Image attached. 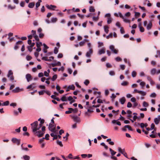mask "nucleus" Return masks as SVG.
Masks as SVG:
<instances>
[{"label":"nucleus","instance_id":"obj_1","mask_svg":"<svg viewBox=\"0 0 160 160\" xmlns=\"http://www.w3.org/2000/svg\"><path fill=\"white\" fill-rule=\"evenodd\" d=\"M38 122L37 121L31 124V128L32 129V132H34L38 130Z\"/></svg>","mask_w":160,"mask_h":160},{"label":"nucleus","instance_id":"obj_2","mask_svg":"<svg viewBox=\"0 0 160 160\" xmlns=\"http://www.w3.org/2000/svg\"><path fill=\"white\" fill-rule=\"evenodd\" d=\"M34 135L37 136L38 138H40L42 137L44 134V132H42L41 131H36L32 132Z\"/></svg>","mask_w":160,"mask_h":160},{"label":"nucleus","instance_id":"obj_3","mask_svg":"<svg viewBox=\"0 0 160 160\" xmlns=\"http://www.w3.org/2000/svg\"><path fill=\"white\" fill-rule=\"evenodd\" d=\"M12 141L14 144H17L19 146L20 144V139H18L16 138H13L11 140Z\"/></svg>","mask_w":160,"mask_h":160},{"label":"nucleus","instance_id":"obj_4","mask_svg":"<svg viewBox=\"0 0 160 160\" xmlns=\"http://www.w3.org/2000/svg\"><path fill=\"white\" fill-rule=\"evenodd\" d=\"M13 72L11 70H9L8 72V73L7 75V77L8 78H10L9 79L11 81H13L14 80V78L12 76Z\"/></svg>","mask_w":160,"mask_h":160},{"label":"nucleus","instance_id":"obj_5","mask_svg":"<svg viewBox=\"0 0 160 160\" xmlns=\"http://www.w3.org/2000/svg\"><path fill=\"white\" fill-rule=\"evenodd\" d=\"M74 120L77 122H79L80 121V118L77 115H70Z\"/></svg>","mask_w":160,"mask_h":160},{"label":"nucleus","instance_id":"obj_6","mask_svg":"<svg viewBox=\"0 0 160 160\" xmlns=\"http://www.w3.org/2000/svg\"><path fill=\"white\" fill-rule=\"evenodd\" d=\"M46 7L48 9L53 11L55 10L54 8H57V7L56 6L53 5H49L47 4L46 5Z\"/></svg>","mask_w":160,"mask_h":160},{"label":"nucleus","instance_id":"obj_7","mask_svg":"<svg viewBox=\"0 0 160 160\" xmlns=\"http://www.w3.org/2000/svg\"><path fill=\"white\" fill-rule=\"evenodd\" d=\"M22 43V41H18L16 43L15 45L14 49L15 50H17L19 48L18 45H21Z\"/></svg>","mask_w":160,"mask_h":160},{"label":"nucleus","instance_id":"obj_8","mask_svg":"<svg viewBox=\"0 0 160 160\" xmlns=\"http://www.w3.org/2000/svg\"><path fill=\"white\" fill-rule=\"evenodd\" d=\"M75 86L73 84H72L71 85H69L67 87L66 91V92H68L69 91L70 89L73 90H75Z\"/></svg>","mask_w":160,"mask_h":160},{"label":"nucleus","instance_id":"obj_9","mask_svg":"<svg viewBox=\"0 0 160 160\" xmlns=\"http://www.w3.org/2000/svg\"><path fill=\"white\" fill-rule=\"evenodd\" d=\"M93 53V50L90 48L89 49V51L87 52L86 55L88 57H91V54Z\"/></svg>","mask_w":160,"mask_h":160},{"label":"nucleus","instance_id":"obj_10","mask_svg":"<svg viewBox=\"0 0 160 160\" xmlns=\"http://www.w3.org/2000/svg\"><path fill=\"white\" fill-rule=\"evenodd\" d=\"M26 78L27 79V81L28 82H29L32 79V76L30 74H27L26 75Z\"/></svg>","mask_w":160,"mask_h":160},{"label":"nucleus","instance_id":"obj_11","mask_svg":"<svg viewBox=\"0 0 160 160\" xmlns=\"http://www.w3.org/2000/svg\"><path fill=\"white\" fill-rule=\"evenodd\" d=\"M114 15L117 17H119L120 18L124 19V18L123 17V15H122V14L120 12H118V13H114Z\"/></svg>","mask_w":160,"mask_h":160},{"label":"nucleus","instance_id":"obj_12","mask_svg":"<svg viewBox=\"0 0 160 160\" xmlns=\"http://www.w3.org/2000/svg\"><path fill=\"white\" fill-rule=\"evenodd\" d=\"M41 56L42 57V59L43 60H44L47 61L51 62L52 60L51 59H48V58L46 57H42L43 54H41Z\"/></svg>","mask_w":160,"mask_h":160},{"label":"nucleus","instance_id":"obj_13","mask_svg":"<svg viewBox=\"0 0 160 160\" xmlns=\"http://www.w3.org/2000/svg\"><path fill=\"white\" fill-rule=\"evenodd\" d=\"M20 91V89L19 87H17L15 89L12 90V92L13 93H16L19 92Z\"/></svg>","mask_w":160,"mask_h":160},{"label":"nucleus","instance_id":"obj_14","mask_svg":"<svg viewBox=\"0 0 160 160\" xmlns=\"http://www.w3.org/2000/svg\"><path fill=\"white\" fill-rule=\"evenodd\" d=\"M119 101L122 104H123L126 101L125 98L124 97H122L120 99Z\"/></svg>","mask_w":160,"mask_h":160},{"label":"nucleus","instance_id":"obj_15","mask_svg":"<svg viewBox=\"0 0 160 160\" xmlns=\"http://www.w3.org/2000/svg\"><path fill=\"white\" fill-rule=\"evenodd\" d=\"M117 120H113L112 121V123L113 124L116 123L117 125L118 126L121 125V123L119 121H117Z\"/></svg>","mask_w":160,"mask_h":160},{"label":"nucleus","instance_id":"obj_16","mask_svg":"<svg viewBox=\"0 0 160 160\" xmlns=\"http://www.w3.org/2000/svg\"><path fill=\"white\" fill-rule=\"evenodd\" d=\"M98 54L101 55L105 53V49L104 48H102L98 52Z\"/></svg>","mask_w":160,"mask_h":160},{"label":"nucleus","instance_id":"obj_17","mask_svg":"<svg viewBox=\"0 0 160 160\" xmlns=\"http://www.w3.org/2000/svg\"><path fill=\"white\" fill-rule=\"evenodd\" d=\"M152 27V23L151 21L147 26V28L148 30L150 29Z\"/></svg>","mask_w":160,"mask_h":160},{"label":"nucleus","instance_id":"obj_18","mask_svg":"<svg viewBox=\"0 0 160 160\" xmlns=\"http://www.w3.org/2000/svg\"><path fill=\"white\" fill-rule=\"evenodd\" d=\"M160 119L158 118H155L154 119V122L155 123V124L156 125H158V124L159 122Z\"/></svg>","mask_w":160,"mask_h":160},{"label":"nucleus","instance_id":"obj_19","mask_svg":"<svg viewBox=\"0 0 160 160\" xmlns=\"http://www.w3.org/2000/svg\"><path fill=\"white\" fill-rule=\"evenodd\" d=\"M68 109L69 110H71V111H72V112L75 113H76L78 111V110L77 108L73 109L72 108H68Z\"/></svg>","mask_w":160,"mask_h":160},{"label":"nucleus","instance_id":"obj_20","mask_svg":"<svg viewBox=\"0 0 160 160\" xmlns=\"http://www.w3.org/2000/svg\"><path fill=\"white\" fill-rule=\"evenodd\" d=\"M35 5V3L34 2H30L28 5V7L30 8H33Z\"/></svg>","mask_w":160,"mask_h":160},{"label":"nucleus","instance_id":"obj_21","mask_svg":"<svg viewBox=\"0 0 160 160\" xmlns=\"http://www.w3.org/2000/svg\"><path fill=\"white\" fill-rule=\"evenodd\" d=\"M109 27L107 26H104V31L106 33H108L109 32Z\"/></svg>","mask_w":160,"mask_h":160},{"label":"nucleus","instance_id":"obj_22","mask_svg":"<svg viewBox=\"0 0 160 160\" xmlns=\"http://www.w3.org/2000/svg\"><path fill=\"white\" fill-rule=\"evenodd\" d=\"M110 151L111 152V154L112 156H114V155L116 154V152L113 151L112 149L111 148H109Z\"/></svg>","mask_w":160,"mask_h":160},{"label":"nucleus","instance_id":"obj_23","mask_svg":"<svg viewBox=\"0 0 160 160\" xmlns=\"http://www.w3.org/2000/svg\"><path fill=\"white\" fill-rule=\"evenodd\" d=\"M89 11L91 12H95V9L94 8L93 6H91L89 7Z\"/></svg>","mask_w":160,"mask_h":160},{"label":"nucleus","instance_id":"obj_24","mask_svg":"<svg viewBox=\"0 0 160 160\" xmlns=\"http://www.w3.org/2000/svg\"><path fill=\"white\" fill-rule=\"evenodd\" d=\"M23 158L24 160H29L30 158V157L27 155L23 156Z\"/></svg>","mask_w":160,"mask_h":160},{"label":"nucleus","instance_id":"obj_25","mask_svg":"<svg viewBox=\"0 0 160 160\" xmlns=\"http://www.w3.org/2000/svg\"><path fill=\"white\" fill-rule=\"evenodd\" d=\"M139 93L143 96H145L146 95V92L142 91H139Z\"/></svg>","mask_w":160,"mask_h":160},{"label":"nucleus","instance_id":"obj_26","mask_svg":"<svg viewBox=\"0 0 160 160\" xmlns=\"http://www.w3.org/2000/svg\"><path fill=\"white\" fill-rule=\"evenodd\" d=\"M156 72V69L155 68H152L151 70V72L152 75H154L155 74Z\"/></svg>","mask_w":160,"mask_h":160},{"label":"nucleus","instance_id":"obj_27","mask_svg":"<svg viewBox=\"0 0 160 160\" xmlns=\"http://www.w3.org/2000/svg\"><path fill=\"white\" fill-rule=\"evenodd\" d=\"M9 102L8 101H7L5 102H4L2 104V106H8L9 104Z\"/></svg>","mask_w":160,"mask_h":160},{"label":"nucleus","instance_id":"obj_28","mask_svg":"<svg viewBox=\"0 0 160 160\" xmlns=\"http://www.w3.org/2000/svg\"><path fill=\"white\" fill-rule=\"evenodd\" d=\"M58 48L55 47L54 49V53L55 54H57L58 52Z\"/></svg>","mask_w":160,"mask_h":160},{"label":"nucleus","instance_id":"obj_29","mask_svg":"<svg viewBox=\"0 0 160 160\" xmlns=\"http://www.w3.org/2000/svg\"><path fill=\"white\" fill-rule=\"evenodd\" d=\"M125 128H127L128 129L131 131H133V130L132 129L131 127L129 125H126L124 126Z\"/></svg>","mask_w":160,"mask_h":160},{"label":"nucleus","instance_id":"obj_30","mask_svg":"<svg viewBox=\"0 0 160 160\" xmlns=\"http://www.w3.org/2000/svg\"><path fill=\"white\" fill-rule=\"evenodd\" d=\"M57 78V74H55L54 75L52 78V80L53 81H55Z\"/></svg>","mask_w":160,"mask_h":160},{"label":"nucleus","instance_id":"obj_31","mask_svg":"<svg viewBox=\"0 0 160 160\" xmlns=\"http://www.w3.org/2000/svg\"><path fill=\"white\" fill-rule=\"evenodd\" d=\"M57 143L61 147H62L63 146V145L62 144V142L61 141H59L58 140L57 141Z\"/></svg>","mask_w":160,"mask_h":160},{"label":"nucleus","instance_id":"obj_32","mask_svg":"<svg viewBox=\"0 0 160 160\" xmlns=\"http://www.w3.org/2000/svg\"><path fill=\"white\" fill-rule=\"evenodd\" d=\"M55 127L56 126H55V127H54L52 128V129H49V130L53 133H55L56 132Z\"/></svg>","mask_w":160,"mask_h":160},{"label":"nucleus","instance_id":"obj_33","mask_svg":"<svg viewBox=\"0 0 160 160\" xmlns=\"http://www.w3.org/2000/svg\"><path fill=\"white\" fill-rule=\"evenodd\" d=\"M61 100L63 102L67 101V99L66 98V97L65 96V95H63L62 97V98H61Z\"/></svg>","mask_w":160,"mask_h":160},{"label":"nucleus","instance_id":"obj_34","mask_svg":"<svg viewBox=\"0 0 160 160\" xmlns=\"http://www.w3.org/2000/svg\"><path fill=\"white\" fill-rule=\"evenodd\" d=\"M55 125H54V124H52L51 122L49 124L48 129H52L55 127Z\"/></svg>","mask_w":160,"mask_h":160},{"label":"nucleus","instance_id":"obj_35","mask_svg":"<svg viewBox=\"0 0 160 160\" xmlns=\"http://www.w3.org/2000/svg\"><path fill=\"white\" fill-rule=\"evenodd\" d=\"M89 108L90 109H88V112H90V113H92V112H93V111L92 110L93 108H92V107L91 106H90L89 107Z\"/></svg>","mask_w":160,"mask_h":160},{"label":"nucleus","instance_id":"obj_36","mask_svg":"<svg viewBox=\"0 0 160 160\" xmlns=\"http://www.w3.org/2000/svg\"><path fill=\"white\" fill-rule=\"evenodd\" d=\"M112 18H107V23L110 24L112 22Z\"/></svg>","mask_w":160,"mask_h":160},{"label":"nucleus","instance_id":"obj_37","mask_svg":"<svg viewBox=\"0 0 160 160\" xmlns=\"http://www.w3.org/2000/svg\"><path fill=\"white\" fill-rule=\"evenodd\" d=\"M57 20V18H52L51 19V22H56Z\"/></svg>","mask_w":160,"mask_h":160},{"label":"nucleus","instance_id":"obj_38","mask_svg":"<svg viewBox=\"0 0 160 160\" xmlns=\"http://www.w3.org/2000/svg\"><path fill=\"white\" fill-rule=\"evenodd\" d=\"M115 60L117 61V62H119L121 61H122V59L121 58L119 57H117L116 58H115Z\"/></svg>","mask_w":160,"mask_h":160},{"label":"nucleus","instance_id":"obj_39","mask_svg":"<svg viewBox=\"0 0 160 160\" xmlns=\"http://www.w3.org/2000/svg\"><path fill=\"white\" fill-rule=\"evenodd\" d=\"M148 103L145 101H144L143 102V106L144 107H148Z\"/></svg>","mask_w":160,"mask_h":160},{"label":"nucleus","instance_id":"obj_40","mask_svg":"<svg viewBox=\"0 0 160 160\" xmlns=\"http://www.w3.org/2000/svg\"><path fill=\"white\" fill-rule=\"evenodd\" d=\"M15 7H16L15 6L12 7V6L10 5H8V8L9 9H11V10L13 9H15Z\"/></svg>","mask_w":160,"mask_h":160},{"label":"nucleus","instance_id":"obj_41","mask_svg":"<svg viewBox=\"0 0 160 160\" xmlns=\"http://www.w3.org/2000/svg\"><path fill=\"white\" fill-rule=\"evenodd\" d=\"M137 75L136 72L134 71H133L132 73V75L133 77H135Z\"/></svg>","mask_w":160,"mask_h":160},{"label":"nucleus","instance_id":"obj_42","mask_svg":"<svg viewBox=\"0 0 160 160\" xmlns=\"http://www.w3.org/2000/svg\"><path fill=\"white\" fill-rule=\"evenodd\" d=\"M32 84H34V83H33L32 84H30L29 86H28L27 88V89H31L32 90H33V88H32Z\"/></svg>","mask_w":160,"mask_h":160},{"label":"nucleus","instance_id":"obj_43","mask_svg":"<svg viewBox=\"0 0 160 160\" xmlns=\"http://www.w3.org/2000/svg\"><path fill=\"white\" fill-rule=\"evenodd\" d=\"M28 50L30 52H31L32 50V47L30 46H28L27 47Z\"/></svg>","mask_w":160,"mask_h":160},{"label":"nucleus","instance_id":"obj_44","mask_svg":"<svg viewBox=\"0 0 160 160\" xmlns=\"http://www.w3.org/2000/svg\"><path fill=\"white\" fill-rule=\"evenodd\" d=\"M26 59L28 61H30L32 59V57L30 55H27L26 56Z\"/></svg>","mask_w":160,"mask_h":160},{"label":"nucleus","instance_id":"obj_45","mask_svg":"<svg viewBox=\"0 0 160 160\" xmlns=\"http://www.w3.org/2000/svg\"><path fill=\"white\" fill-rule=\"evenodd\" d=\"M140 118V117H138L136 115H134L133 117V120L134 121H135L136 119H139Z\"/></svg>","mask_w":160,"mask_h":160},{"label":"nucleus","instance_id":"obj_46","mask_svg":"<svg viewBox=\"0 0 160 160\" xmlns=\"http://www.w3.org/2000/svg\"><path fill=\"white\" fill-rule=\"evenodd\" d=\"M112 33H110L107 36L106 38L108 39L109 38H112Z\"/></svg>","mask_w":160,"mask_h":160},{"label":"nucleus","instance_id":"obj_47","mask_svg":"<svg viewBox=\"0 0 160 160\" xmlns=\"http://www.w3.org/2000/svg\"><path fill=\"white\" fill-rule=\"evenodd\" d=\"M89 81L88 80H86L84 82V84L86 86H88L89 83Z\"/></svg>","mask_w":160,"mask_h":160},{"label":"nucleus","instance_id":"obj_48","mask_svg":"<svg viewBox=\"0 0 160 160\" xmlns=\"http://www.w3.org/2000/svg\"><path fill=\"white\" fill-rule=\"evenodd\" d=\"M63 54L62 53H59L58 54V58H61L63 57Z\"/></svg>","mask_w":160,"mask_h":160},{"label":"nucleus","instance_id":"obj_49","mask_svg":"<svg viewBox=\"0 0 160 160\" xmlns=\"http://www.w3.org/2000/svg\"><path fill=\"white\" fill-rule=\"evenodd\" d=\"M49 135L48 134H46L45 137L44 138V139H46V140H49Z\"/></svg>","mask_w":160,"mask_h":160},{"label":"nucleus","instance_id":"obj_50","mask_svg":"<svg viewBox=\"0 0 160 160\" xmlns=\"http://www.w3.org/2000/svg\"><path fill=\"white\" fill-rule=\"evenodd\" d=\"M40 3H38V2H37L36 3V10H38V8L40 6Z\"/></svg>","mask_w":160,"mask_h":160},{"label":"nucleus","instance_id":"obj_51","mask_svg":"<svg viewBox=\"0 0 160 160\" xmlns=\"http://www.w3.org/2000/svg\"><path fill=\"white\" fill-rule=\"evenodd\" d=\"M128 84V83L127 81H123L121 85L122 86H126Z\"/></svg>","mask_w":160,"mask_h":160},{"label":"nucleus","instance_id":"obj_52","mask_svg":"<svg viewBox=\"0 0 160 160\" xmlns=\"http://www.w3.org/2000/svg\"><path fill=\"white\" fill-rule=\"evenodd\" d=\"M125 157L128 158V155L125 151H124L122 153Z\"/></svg>","mask_w":160,"mask_h":160},{"label":"nucleus","instance_id":"obj_53","mask_svg":"<svg viewBox=\"0 0 160 160\" xmlns=\"http://www.w3.org/2000/svg\"><path fill=\"white\" fill-rule=\"evenodd\" d=\"M98 16L96 17L93 16L92 17L93 20L95 21H97L98 20Z\"/></svg>","mask_w":160,"mask_h":160},{"label":"nucleus","instance_id":"obj_54","mask_svg":"<svg viewBox=\"0 0 160 160\" xmlns=\"http://www.w3.org/2000/svg\"><path fill=\"white\" fill-rule=\"evenodd\" d=\"M45 90H42V91H39L38 92V93L39 95H42L44 94V93L45 92Z\"/></svg>","mask_w":160,"mask_h":160},{"label":"nucleus","instance_id":"obj_55","mask_svg":"<svg viewBox=\"0 0 160 160\" xmlns=\"http://www.w3.org/2000/svg\"><path fill=\"white\" fill-rule=\"evenodd\" d=\"M120 32L122 34H123L124 33V30L122 27H120Z\"/></svg>","mask_w":160,"mask_h":160},{"label":"nucleus","instance_id":"obj_56","mask_svg":"<svg viewBox=\"0 0 160 160\" xmlns=\"http://www.w3.org/2000/svg\"><path fill=\"white\" fill-rule=\"evenodd\" d=\"M145 83L144 82H141L140 83V85L142 88H143L144 86L145 85Z\"/></svg>","mask_w":160,"mask_h":160},{"label":"nucleus","instance_id":"obj_57","mask_svg":"<svg viewBox=\"0 0 160 160\" xmlns=\"http://www.w3.org/2000/svg\"><path fill=\"white\" fill-rule=\"evenodd\" d=\"M132 106V103L130 102H128L127 103V107L128 108H131Z\"/></svg>","mask_w":160,"mask_h":160},{"label":"nucleus","instance_id":"obj_58","mask_svg":"<svg viewBox=\"0 0 160 160\" xmlns=\"http://www.w3.org/2000/svg\"><path fill=\"white\" fill-rule=\"evenodd\" d=\"M44 35L43 33L40 32L39 34V36L40 38H41L43 37Z\"/></svg>","mask_w":160,"mask_h":160},{"label":"nucleus","instance_id":"obj_59","mask_svg":"<svg viewBox=\"0 0 160 160\" xmlns=\"http://www.w3.org/2000/svg\"><path fill=\"white\" fill-rule=\"evenodd\" d=\"M150 137L152 138H154L157 137V136L156 134H151L150 135Z\"/></svg>","mask_w":160,"mask_h":160},{"label":"nucleus","instance_id":"obj_60","mask_svg":"<svg viewBox=\"0 0 160 160\" xmlns=\"http://www.w3.org/2000/svg\"><path fill=\"white\" fill-rule=\"evenodd\" d=\"M156 94L155 92H153L151 94L150 96L152 97L155 98L156 97Z\"/></svg>","mask_w":160,"mask_h":160},{"label":"nucleus","instance_id":"obj_61","mask_svg":"<svg viewBox=\"0 0 160 160\" xmlns=\"http://www.w3.org/2000/svg\"><path fill=\"white\" fill-rule=\"evenodd\" d=\"M98 47H100L103 45V43L102 42H98Z\"/></svg>","mask_w":160,"mask_h":160},{"label":"nucleus","instance_id":"obj_62","mask_svg":"<svg viewBox=\"0 0 160 160\" xmlns=\"http://www.w3.org/2000/svg\"><path fill=\"white\" fill-rule=\"evenodd\" d=\"M139 28L140 31L141 32H143L144 31V28L142 27H140Z\"/></svg>","mask_w":160,"mask_h":160},{"label":"nucleus","instance_id":"obj_63","mask_svg":"<svg viewBox=\"0 0 160 160\" xmlns=\"http://www.w3.org/2000/svg\"><path fill=\"white\" fill-rule=\"evenodd\" d=\"M45 11V8L44 6H43L41 8V11L42 12H43Z\"/></svg>","mask_w":160,"mask_h":160},{"label":"nucleus","instance_id":"obj_64","mask_svg":"<svg viewBox=\"0 0 160 160\" xmlns=\"http://www.w3.org/2000/svg\"><path fill=\"white\" fill-rule=\"evenodd\" d=\"M20 6L22 7H24L25 5V2L24 1H21L20 3Z\"/></svg>","mask_w":160,"mask_h":160}]
</instances>
